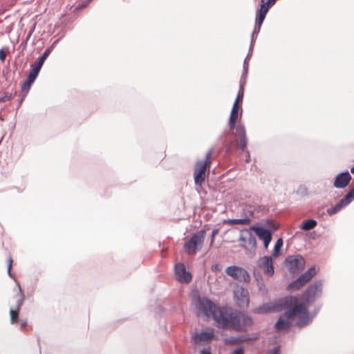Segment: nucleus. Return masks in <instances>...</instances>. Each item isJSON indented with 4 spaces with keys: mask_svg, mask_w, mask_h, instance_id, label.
I'll use <instances>...</instances> for the list:
<instances>
[{
    "mask_svg": "<svg viewBox=\"0 0 354 354\" xmlns=\"http://www.w3.org/2000/svg\"><path fill=\"white\" fill-rule=\"evenodd\" d=\"M291 308L286 310V315L288 319H295L297 317V322L294 326L298 328H304L310 324L319 313L322 308V304L317 305L312 312L308 311L309 306H304V304H300L299 299L297 296L291 297Z\"/></svg>",
    "mask_w": 354,
    "mask_h": 354,
    "instance_id": "1",
    "label": "nucleus"
},
{
    "mask_svg": "<svg viewBox=\"0 0 354 354\" xmlns=\"http://www.w3.org/2000/svg\"><path fill=\"white\" fill-rule=\"evenodd\" d=\"M243 98V95H241V93H238L231 109L228 120V126L230 130H235L234 136L236 138V146L240 150L244 151L248 142L245 127L244 124L241 122H239L238 125H236V121L239 118V110L240 108L239 103L242 102Z\"/></svg>",
    "mask_w": 354,
    "mask_h": 354,
    "instance_id": "2",
    "label": "nucleus"
},
{
    "mask_svg": "<svg viewBox=\"0 0 354 354\" xmlns=\"http://www.w3.org/2000/svg\"><path fill=\"white\" fill-rule=\"evenodd\" d=\"M291 297L288 295L275 300L273 302L263 304L253 310V313L260 315H266L270 313L280 311L282 309L288 310L291 308Z\"/></svg>",
    "mask_w": 354,
    "mask_h": 354,
    "instance_id": "3",
    "label": "nucleus"
},
{
    "mask_svg": "<svg viewBox=\"0 0 354 354\" xmlns=\"http://www.w3.org/2000/svg\"><path fill=\"white\" fill-rule=\"evenodd\" d=\"M323 289V280H315L313 284L310 285L301 295L300 304H304V306H310L313 304L317 298H319L322 295Z\"/></svg>",
    "mask_w": 354,
    "mask_h": 354,
    "instance_id": "4",
    "label": "nucleus"
},
{
    "mask_svg": "<svg viewBox=\"0 0 354 354\" xmlns=\"http://www.w3.org/2000/svg\"><path fill=\"white\" fill-rule=\"evenodd\" d=\"M206 231L205 229H201L196 233H194L190 239L184 243L183 248L188 254H195L198 250L202 248Z\"/></svg>",
    "mask_w": 354,
    "mask_h": 354,
    "instance_id": "5",
    "label": "nucleus"
},
{
    "mask_svg": "<svg viewBox=\"0 0 354 354\" xmlns=\"http://www.w3.org/2000/svg\"><path fill=\"white\" fill-rule=\"evenodd\" d=\"M253 319L243 312L234 313L231 328L238 332H246L248 328L252 326Z\"/></svg>",
    "mask_w": 354,
    "mask_h": 354,
    "instance_id": "6",
    "label": "nucleus"
},
{
    "mask_svg": "<svg viewBox=\"0 0 354 354\" xmlns=\"http://www.w3.org/2000/svg\"><path fill=\"white\" fill-rule=\"evenodd\" d=\"M212 153V149H209L206 155L204 160H198L196 163V167L194 173V182L196 185H201L205 178V171L207 167H210L211 162L210 158Z\"/></svg>",
    "mask_w": 354,
    "mask_h": 354,
    "instance_id": "7",
    "label": "nucleus"
},
{
    "mask_svg": "<svg viewBox=\"0 0 354 354\" xmlns=\"http://www.w3.org/2000/svg\"><path fill=\"white\" fill-rule=\"evenodd\" d=\"M266 223H268V227L259 223L250 227V230H252L256 236L261 241L272 239V234L277 229V226L269 220H267Z\"/></svg>",
    "mask_w": 354,
    "mask_h": 354,
    "instance_id": "8",
    "label": "nucleus"
},
{
    "mask_svg": "<svg viewBox=\"0 0 354 354\" xmlns=\"http://www.w3.org/2000/svg\"><path fill=\"white\" fill-rule=\"evenodd\" d=\"M234 313L229 312L226 307H218L213 315L216 324L223 328H231Z\"/></svg>",
    "mask_w": 354,
    "mask_h": 354,
    "instance_id": "9",
    "label": "nucleus"
},
{
    "mask_svg": "<svg viewBox=\"0 0 354 354\" xmlns=\"http://www.w3.org/2000/svg\"><path fill=\"white\" fill-rule=\"evenodd\" d=\"M225 273L237 280L239 282H249L250 281V274L248 270L241 266H230L225 269Z\"/></svg>",
    "mask_w": 354,
    "mask_h": 354,
    "instance_id": "10",
    "label": "nucleus"
},
{
    "mask_svg": "<svg viewBox=\"0 0 354 354\" xmlns=\"http://www.w3.org/2000/svg\"><path fill=\"white\" fill-rule=\"evenodd\" d=\"M305 260L301 255L288 256L285 260V264L291 273H297L305 267Z\"/></svg>",
    "mask_w": 354,
    "mask_h": 354,
    "instance_id": "11",
    "label": "nucleus"
},
{
    "mask_svg": "<svg viewBox=\"0 0 354 354\" xmlns=\"http://www.w3.org/2000/svg\"><path fill=\"white\" fill-rule=\"evenodd\" d=\"M196 306L207 317H213L218 308L210 299L207 297L201 298L199 296L197 298Z\"/></svg>",
    "mask_w": 354,
    "mask_h": 354,
    "instance_id": "12",
    "label": "nucleus"
},
{
    "mask_svg": "<svg viewBox=\"0 0 354 354\" xmlns=\"http://www.w3.org/2000/svg\"><path fill=\"white\" fill-rule=\"evenodd\" d=\"M352 176L348 170L337 174L333 181V187L336 189H344L350 183Z\"/></svg>",
    "mask_w": 354,
    "mask_h": 354,
    "instance_id": "13",
    "label": "nucleus"
},
{
    "mask_svg": "<svg viewBox=\"0 0 354 354\" xmlns=\"http://www.w3.org/2000/svg\"><path fill=\"white\" fill-rule=\"evenodd\" d=\"M234 297H236L237 304L240 307H247L248 306L250 299L248 289L243 286L239 287L237 290H234Z\"/></svg>",
    "mask_w": 354,
    "mask_h": 354,
    "instance_id": "14",
    "label": "nucleus"
},
{
    "mask_svg": "<svg viewBox=\"0 0 354 354\" xmlns=\"http://www.w3.org/2000/svg\"><path fill=\"white\" fill-rule=\"evenodd\" d=\"M17 286L19 288V297L17 300L16 309L14 310L11 308L10 310V321L12 323H14L18 320L19 312L25 299V296L21 290V288L19 282H17Z\"/></svg>",
    "mask_w": 354,
    "mask_h": 354,
    "instance_id": "15",
    "label": "nucleus"
},
{
    "mask_svg": "<svg viewBox=\"0 0 354 354\" xmlns=\"http://www.w3.org/2000/svg\"><path fill=\"white\" fill-rule=\"evenodd\" d=\"M175 274L176 279L180 281L189 282L192 280V275L190 272L187 271L183 263L176 264L175 266Z\"/></svg>",
    "mask_w": 354,
    "mask_h": 354,
    "instance_id": "16",
    "label": "nucleus"
},
{
    "mask_svg": "<svg viewBox=\"0 0 354 354\" xmlns=\"http://www.w3.org/2000/svg\"><path fill=\"white\" fill-rule=\"evenodd\" d=\"M259 266L263 270V272L268 276L273 275L274 270L271 257L265 256L260 258L258 261Z\"/></svg>",
    "mask_w": 354,
    "mask_h": 354,
    "instance_id": "17",
    "label": "nucleus"
},
{
    "mask_svg": "<svg viewBox=\"0 0 354 354\" xmlns=\"http://www.w3.org/2000/svg\"><path fill=\"white\" fill-rule=\"evenodd\" d=\"M52 50L53 46L46 48L42 53V55L37 58L35 63L30 65V69L32 70L33 71L39 74L45 60L48 57Z\"/></svg>",
    "mask_w": 354,
    "mask_h": 354,
    "instance_id": "18",
    "label": "nucleus"
},
{
    "mask_svg": "<svg viewBox=\"0 0 354 354\" xmlns=\"http://www.w3.org/2000/svg\"><path fill=\"white\" fill-rule=\"evenodd\" d=\"M38 75V73L30 69L26 80L22 83L21 86V89L22 92L27 93L29 91L31 85L35 82Z\"/></svg>",
    "mask_w": 354,
    "mask_h": 354,
    "instance_id": "19",
    "label": "nucleus"
},
{
    "mask_svg": "<svg viewBox=\"0 0 354 354\" xmlns=\"http://www.w3.org/2000/svg\"><path fill=\"white\" fill-rule=\"evenodd\" d=\"M285 315L286 318H283L282 316H280L277 321L275 322L274 327L277 331L287 330L292 325L290 322V320L292 319L288 318L286 312L285 313Z\"/></svg>",
    "mask_w": 354,
    "mask_h": 354,
    "instance_id": "20",
    "label": "nucleus"
},
{
    "mask_svg": "<svg viewBox=\"0 0 354 354\" xmlns=\"http://www.w3.org/2000/svg\"><path fill=\"white\" fill-rule=\"evenodd\" d=\"M214 337V332L212 330H202L200 333H195L193 338L194 343L205 342L211 339Z\"/></svg>",
    "mask_w": 354,
    "mask_h": 354,
    "instance_id": "21",
    "label": "nucleus"
},
{
    "mask_svg": "<svg viewBox=\"0 0 354 354\" xmlns=\"http://www.w3.org/2000/svg\"><path fill=\"white\" fill-rule=\"evenodd\" d=\"M250 223L251 219L250 217L243 218H227L223 221V223L230 225H248Z\"/></svg>",
    "mask_w": 354,
    "mask_h": 354,
    "instance_id": "22",
    "label": "nucleus"
},
{
    "mask_svg": "<svg viewBox=\"0 0 354 354\" xmlns=\"http://www.w3.org/2000/svg\"><path fill=\"white\" fill-rule=\"evenodd\" d=\"M317 222L316 220L313 219V218L306 219V220H304L301 222V223L300 225V228H301V230H302L304 231H308V230L314 229L317 226Z\"/></svg>",
    "mask_w": 354,
    "mask_h": 354,
    "instance_id": "23",
    "label": "nucleus"
},
{
    "mask_svg": "<svg viewBox=\"0 0 354 354\" xmlns=\"http://www.w3.org/2000/svg\"><path fill=\"white\" fill-rule=\"evenodd\" d=\"M252 230H250V227L248 229H243L241 230V233H245L247 234V241L249 245H251L252 248L256 250L257 248V239L254 235L252 233Z\"/></svg>",
    "mask_w": 354,
    "mask_h": 354,
    "instance_id": "24",
    "label": "nucleus"
},
{
    "mask_svg": "<svg viewBox=\"0 0 354 354\" xmlns=\"http://www.w3.org/2000/svg\"><path fill=\"white\" fill-rule=\"evenodd\" d=\"M316 268L315 266H311L299 276L306 283L310 281L316 274Z\"/></svg>",
    "mask_w": 354,
    "mask_h": 354,
    "instance_id": "25",
    "label": "nucleus"
},
{
    "mask_svg": "<svg viewBox=\"0 0 354 354\" xmlns=\"http://www.w3.org/2000/svg\"><path fill=\"white\" fill-rule=\"evenodd\" d=\"M306 282L301 278L300 276L293 281H292L288 286V290H299L301 286H303Z\"/></svg>",
    "mask_w": 354,
    "mask_h": 354,
    "instance_id": "26",
    "label": "nucleus"
},
{
    "mask_svg": "<svg viewBox=\"0 0 354 354\" xmlns=\"http://www.w3.org/2000/svg\"><path fill=\"white\" fill-rule=\"evenodd\" d=\"M354 200V187L350 189L340 200V202L344 205V206H346L350 204Z\"/></svg>",
    "mask_w": 354,
    "mask_h": 354,
    "instance_id": "27",
    "label": "nucleus"
},
{
    "mask_svg": "<svg viewBox=\"0 0 354 354\" xmlns=\"http://www.w3.org/2000/svg\"><path fill=\"white\" fill-rule=\"evenodd\" d=\"M283 239L281 238H279L277 239V241L275 243V245L274 246L273 249V254L272 255L274 257H277L280 254V251L281 250V248L283 246Z\"/></svg>",
    "mask_w": 354,
    "mask_h": 354,
    "instance_id": "28",
    "label": "nucleus"
},
{
    "mask_svg": "<svg viewBox=\"0 0 354 354\" xmlns=\"http://www.w3.org/2000/svg\"><path fill=\"white\" fill-rule=\"evenodd\" d=\"M344 207V205L339 201L337 203L335 204L334 207L328 208L326 209L327 214L332 216L339 212Z\"/></svg>",
    "mask_w": 354,
    "mask_h": 354,
    "instance_id": "29",
    "label": "nucleus"
},
{
    "mask_svg": "<svg viewBox=\"0 0 354 354\" xmlns=\"http://www.w3.org/2000/svg\"><path fill=\"white\" fill-rule=\"evenodd\" d=\"M266 12H261V11H259V10H257V12H256V18H255V24H258V26H262L264 20H265V18H266Z\"/></svg>",
    "mask_w": 354,
    "mask_h": 354,
    "instance_id": "30",
    "label": "nucleus"
},
{
    "mask_svg": "<svg viewBox=\"0 0 354 354\" xmlns=\"http://www.w3.org/2000/svg\"><path fill=\"white\" fill-rule=\"evenodd\" d=\"M261 26H259L257 24H255L254 30L251 35V41H250V48L254 45V37H257V35L259 33L260 29Z\"/></svg>",
    "mask_w": 354,
    "mask_h": 354,
    "instance_id": "31",
    "label": "nucleus"
},
{
    "mask_svg": "<svg viewBox=\"0 0 354 354\" xmlns=\"http://www.w3.org/2000/svg\"><path fill=\"white\" fill-rule=\"evenodd\" d=\"M272 6L271 4H270V3H268V1H266V0L263 1H261L260 8L259 9H257V10H259V11L268 13L270 8L272 7Z\"/></svg>",
    "mask_w": 354,
    "mask_h": 354,
    "instance_id": "32",
    "label": "nucleus"
},
{
    "mask_svg": "<svg viewBox=\"0 0 354 354\" xmlns=\"http://www.w3.org/2000/svg\"><path fill=\"white\" fill-rule=\"evenodd\" d=\"M17 94L16 92L12 93H3V95L0 97V103L5 102L6 100H11L14 96H15Z\"/></svg>",
    "mask_w": 354,
    "mask_h": 354,
    "instance_id": "33",
    "label": "nucleus"
},
{
    "mask_svg": "<svg viewBox=\"0 0 354 354\" xmlns=\"http://www.w3.org/2000/svg\"><path fill=\"white\" fill-rule=\"evenodd\" d=\"M257 337H250L248 335H240L237 336V339H236V341L240 342H248L251 341L252 339H257Z\"/></svg>",
    "mask_w": 354,
    "mask_h": 354,
    "instance_id": "34",
    "label": "nucleus"
},
{
    "mask_svg": "<svg viewBox=\"0 0 354 354\" xmlns=\"http://www.w3.org/2000/svg\"><path fill=\"white\" fill-rule=\"evenodd\" d=\"M246 84V80L240 79L239 82V90L238 93H241V95H244V87Z\"/></svg>",
    "mask_w": 354,
    "mask_h": 354,
    "instance_id": "35",
    "label": "nucleus"
},
{
    "mask_svg": "<svg viewBox=\"0 0 354 354\" xmlns=\"http://www.w3.org/2000/svg\"><path fill=\"white\" fill-rule=\"evenodd\" d=\"M247 239H248L247 236H244L243 233L241 232L240 236L239 238V241L242 243L241 244V247L242 248H247V247L245 245V243L247 242Z\"/></svg>",
    "mask_w": 354,
    "mask_h": 354,
    "instance_id": "36",
    "label": "nucleus"
},
{
    "mask_svg": "<svg viewBox=\"0 0 354 354\" xmlns=\"http://www.w3.org/2000/svg\"><path fill=\"white\" fill-rule=\"evenodd\" d=\"M218 232H219V228H214L212 230V234H211L210 245H212L213 244V243L214 242L215 236L218 233Z\"/></svg>",
    "mask_w": 354,
    "mask_h": 354,
    "instance_id": "37",
    "label": "nucleus"
},
{
    "mask_svg": "<svg viewBox=\"0 0 354 354\" xmlns=\"http://www.w3.org/2000/svg\"><path fill=\"white\" fill-rule=\"evenodd\" d=\"M280 353V346H277L272 349H270L267 351V354H279Z\"/></svg>",
    "mask_w": 354,
    "mask_h": 354,
    "instance_id": "38",
    "label": "nucleus"
},
{
    "mask_svg": "<svg viewBox=\"0 0 354 354\" xmlns=\"http://www.w3.org/2000/svg\"><path fill=\"white\" fill-rule=\"evenodd\" d=\"M12 260L11 259V258H9L8 259V274L10 277H13V274L12 273V271H11V269H12Z\"/></svg>",
    "mask_w": 354,
    "mask_h": 354,
    "instance_id": "39",
    "label": "nucleus"
},
{
    "mask_svg": "<svg viewBox=\"0 0 354 354\" xmlns=\"http://www.w3.org/2000/svg\"><path fill=\"white\" fill-rule=\"evenodd\" d=\"M88 6V2H86V1H83L82 3H80L77 6L75 7L74 10L75 11H79Z\"/></svg>",
    "mask_w": 354,
    "mask_h": 354,
    "instance_id": "40",
    "label": "nucleus"
},
{
    "mask_svg": "<svg viewBox=\"0 0 354 354\" xmlns=\"http://www.w3.org/2000/svg\"><path fill=\"white\" fill-rule=\"evenodd\" d=\"M231 354H244V349L243 346L236 348Z\"/></svg>",
    "mask_w": 354,
    "mask_h": 354,
    "instance_id": "41",
    "label": "nucleus"
},
{
    "mask_svg": "<svg viewBox=\"0 0 354 354\" xmlns=\"http://www.w3.org/2000/svg\"><path fill=\"white\" fill-rule=\"evenodd\" d=\"M6 54L3 49H0V60L3 62L6 59Z\"/></svg>",
    "mask_w": 354,
    "mask_h": 354,
    "instance_id": "42",
    "label": "nucleus"
},
{
    "mask_svg": "<svg viewBox=\"0 0 354 354\" xmlns=\"http://www.w3.org/2000/svg\"><path fill=\"white\" fill-rule=\"evenodd\" d=\"M200 354H212L210 351V347L204 348L200 352Z\"/></svg>",
    "mask_w": 354,
    "mask_h": 354,
    "instance_id": "43",
    "label": "nucleus"
},
{
    "mask_svg": "<svg viewBox=\"0 0 354 354\" xmlns=\"http://www.w3.org/2000/svg\"><path fill=\"white\" fill-rule=\"evenodd\" d=\"M248 68H249V65H248V63L247 62V57H246L243 62V70L248 71Z\"/></svg>",
    "mask_w": 354,
    "mask_h": 354,
    "instance_id": "44",
    "label": "nucleus"
},
{
    "mask_svg": "<svg viewBox=\"0 0 354 354\" xmlns=\"http://www.w3.org/2000/svg\"><path fill=\"white\" fill-rule=\"evenodd\" d=\"M26 93H24L23 95H19L17 108H19L21 106V104L22 101L24 100V97H26Z\"/></svg>",
    "mask_w": 354,
    "mask_h": 354,
    "instance_id": "45",
    "label": "nucleus"
},
{
    "mask_svg": "<svg viewBox=\"0 0 354 354\" xmlns=\"http://www.w3.org/2000/svg\"><path fill=\"white\" fill-rule=\"evenodd\" d=\"M271 241H272V239L263 241V246H264L265 249H267L268 248V245H269L270 243L271 242Z\"/></svg>",
    "mask_w": 354,
    "mask_h": 354,
    "instance_id": "46",
    "label": "nucleus"
},
{
    "mask_svg": "<svg viewBox=\"0 0 354 354\" xmlns=\"http://www.w3.org/2000/svg\"><path fill=\"white\" fill-rule=\"evenodd\" d=\"M246 148H247V147H245V149L243 152L246 151V153H247V156L245 157V162L248 163L250 161V156L249 151L246 149Z\"/></svg>",
    "mask_w": 354,
    "mask_h": 354,
    "instance_id": "47",
    "label": "nucleus"
},
{
    "mask_svg": "<svg viewBox=\"0 0 354 354\" xmlns=\"http://www.w3.org/2000/svg\"><path fill=\"white\" fill-rule=\"evenodd\" d=\"M259 288L261 290L266 291V285L263 283H258Z\"/></svg>",
    "mask_w": 354,
    "mask_h": 354,
    "instance_id": "48",
    "label": "nucleus"
},
{
    "mask_svg": "<svg viewBox=\"0 0 354 354\" xmlns=\"http://www.w3.org/2000/svg\"><path fill=\"white\" fill-rule=\"evenodd\" d=\"M27 325V320H21V326H20V328L21 330H24V328H26Z\"/></svg>",
    "mask_w": 354,
    "mask_h": 354,
    "instance_id": "49",
    "label": "nucleus"
},
{
    "mask_svg": "<svg viewBox=\"0 0 354 354\" xmlns=\"http://www.w3.org/2000/svg\"><path fill=\"white\" fill-rule=\"evenodd\" d=\"M248 71L243 70L241 79L246 80L247 77H248Z\"/></svg>",
    "mask_w": 354,
    "mask_h": 354,
    "instance_id": "50",
    "label": "nucleus"
},
{
    "mask_svg": "<svg viewBox=\"0 0 354 354\" xmlns=\"http://www.w3.org/2000/svg\"><path fill=\"white\" fill-rule=\"evenodd\" d=\"M35 26L31 28V30H30L29 33L27 35V37H26V39H29L30 37H31L32 32H34L35 30Z\"/></svg>",
    "mask_w": 354,
    "mask_h": 354,
    "instance_id": "51",
    "label": "nucleus"
},
{
    "mask_svg": "<svg viewBox=\"0 0 354 354\" xmlns=\"http://www.w3.org/2000/svg\"><path fill=\"white\" fill-rule=\"evenodd\" d=\"M236 339H237V337H230V342L231 343H235V342H239V341H236Z\"/></svg>",
    "mask_w": 354,
    "mask_h": 354,
    "instance_id": "52",
    "label": "nucleus"
},
{
    "mask_svg": "<svg viewBox=\"0 0 354 354\" xmlns=\"http://www.w3.org/2000/svg\"><path fill=\"white\" fill-rule=\"evenodd\" d=\"M277 0H267L266 1L268 2V3L271 4L272 6H273L275 2H276Z\"/></svg>",
    "mask_w": 354,
    "mask_h": 354,
    "instance_id": "53",
    "label": "nucleus"
},
{
    "mask_svg": "<svg viewBox=\"0 0 354 354\" xmlns=\"http://www.w3.org/2000/svg\"><path fill=\"white\" fill-rule=\"evenodd\" d=\"M252 46L251 47V49H250V47L249 48V51H248V55H247V58L252 54Z\"/></svg>",
    "mask_w": 354,
    "mask_h": 354,
    "instance_id": "54",
    "label": "nucleus"
},
{
    "mask_svg": "<svg viewBox=\"0 0 354 354\" xmlns=\"http://www.w3.org/2000/svg\"><path fill=\"white\" fill-rule=\"evenodd\" d=\"M57 42V40H56L55 41H54V42H53V44H52V46H53V48H54V46L56 45Z\"/></svg>",
    "mask_w": 354,
    "mask_h": 354,
    "instance_id": "55",
    "label": "nucleus"
},
{
    "mask_svg": "<svg viewBox=\"0 0 354 354\" xmlns=\"http://www.w3.org/2000/svg\"><path fill=\"white\" fill-rule=\"evenodd\" d=\"M249 214H250V216H253L254 213H253V212L250 211V212H249Z\"/></svg>",
    "mask_w": 354,
    "mask_h": 354,
    "instance_id": "56",
    "label": "nucleus"
},
{
    "mask_svg": "<svg viewBox=\"0 0 354 354\" xmlns=\"http://www.w3.org/2000/svg\"><path fill=\"white\" fill-rule=\"evenodd\" d=\"M86 2H88V5L93 1V0H85Z\"/></svg>",
    "mask_w": 354,
    "mask_h": 354,
    "instance_id": "57",
    "label": "nucleus"
},
{
    "mask_svg": "<svg viewBox=\"0 0 354 354\" xmlns=\"http://www.w3.org/2000/svg\"><path fill=\"white\" fill-rule=\"evenodd\" d=\"M3 22L2 19H0V24Z\"/></svg>",
    "mask_w": 354,
    "mask_h": 354,
    "instance_id": "58",
    "label": "nucleus"
}]
</instances>
